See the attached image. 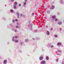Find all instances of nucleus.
Instances as JSON below:
<instances>
[{
    "instance_id": "obj_1",
    "label": "nucleus",
    "mask_w": 64,
    "mask_h": 64,
    "mask_svg": "<svg viewBox=\"0 0 64 64\" xmlns=\"http://www.w3.org/2000/svg\"><path fill=\"white\" fill-rule=\"evenodd\" d=\"M16 15H17L18 18H20L22 16V14H20V15L19 12H16Z\"/></svg>"
},
{
    "instance_id": "obj_2",
    "label": "nucleus",
    "mask_w": 64,
    "mask_h": 64,
    "mask_svg": "<svg viewBox=\"0 0 64 64\" xmlns=\"http://www.w3.org/2000/svg\"><path fill=\"white\" fill-rule=\"evenodd\" d=\"M18 4V2H15L14 3V7L13 8L15 9H16L17 7H16V6H17V4Z\"/></svg>"
},
{
    "instance_id": "obj_3",
    "label": "nucleus",
    "mask_w": 64,
    "mask_h": 64,
    "mask_svg": "<svg viewBox=\"0 0 64 64\" xmlns=\"http://www.w3.org/2000/svg\"><path fill=\"white\" fill-rule=\"evenodd\" d=\"M32 24H30V25H28V28H30L31 30H32Z\"/></svg>"
},
{
    "instance_id": "obj_4",
    "label": "nucleus",
    "mask_w": 64,
    "mask_h": 64,
    "mask_svg": "<svg viewBox=\"0 0 64 64\" xmlns=\"http://www.w3.org/2000/svg\"><path fill=\"white\" fill-rule=\"evenodd\" d=\"M55 8V6H54L53 5H52L50 7V9H54Z\"/></svg>"
},
{
    "instance_id": "obj_5",
    "label": "nucleus",
    "mask_w": 64,
    "mask_h": 64,
    "mask_svg": "<svg viewBox=\"0 0 64 64\" xmlns=\"http://www.w3.org/2000/svg\"><path fill=\"white\" fill-rule=\"evenodd\" d=\"M46 63V62L45 61V60H42L41 62V64H45Z\"/></svg>"
},
{
    "instance_id": "obj_6",
    "label": "nucleus",
    "mask_w": 64,
    "mask_h": 64,
    "mask_svg": "<svg viewBox=\"0 0 64 64\" xmlns=\"http://www.w3.org/2000/svg\"><path fill=\"white\" fill-rule=\"evenodd\" d=\"M62 45V43L61 42H58L57 44V46H61Z\"/></svg>"
},
{
    "instance_id": "obj_7",
    "label": "nucleus",
    "mask_w": 64,
    "mask_h": 64,
    "mask_svg": "<svg viewBox=\"0 0 64 64\" xmlns=\"http://www.w3.org/2000/svg\"><path fill=\"white\" fill-rule=\"evenodd\" d=\"M43 59V56H41L40 57L39 60L40 61L42 60Z\"/></svg>"
},
{
    "instance_id": "obj_8",
    "label": "nucleus",
    "mask_w": 64,
    "mask_h": 64,
    "mask_svg": "<svg viewBox=\"0 0 64 64\" xmlns=\"http://www.w3.org/2000/svg\"><path fill=\"white\" fill-rule=\"evenodd\" d=\"M52 18L53 19H55L56 18V16H52Z\"/></svg>"
},
{
    "instance_id": "obj_9",
    "label": "nucleus",
    "mask_w": 64,
    "mask_h": 64,
    "mask_svg": "<svg viewBox=\"0 0 64 64\" xmlns=\"http://www.w3.org/2000/svg\"><path fill=\"white\" fill-rule=\"evenodd\" d=\"M16 40V39L13 36L12 38V41L13 42H14Z\"/></svg>"
},
{
    "instance_id": "obj_10",
    "label": "nucleus",
    "mask_w": 64,
    "mask_h": 64,
    "mask_svg": "<svg viewBox=\"0 0 64 64\" xmlns=\"http://www.w3.org/2000/svg\"><path fill=\"white\" fill-rule=\"evenodd\" d=\"M46 34L47 35H50V32L49 31H47L46 32Z\"/></svg>"
},
{
    "instance_id": "obj_11",
    "label": "nucleus",
    "mask_w": 64,
    "mask_h": 64,
    "mask_svg": "<svg viewBox=\"0 0 64 64\" xmlns=\"http://www.w3.org/2000/svg\"><path fill=\"white\" fill-rule=\"evenodd\" d=\"M7 63V60H4V64H6V63Z\"/></svg>"
},
{
    "instance_id": "obj_12",
    "label": "nucleus",
    "mask_w": 64,
    "mask_h": 64,
    "mask_svg": "<svg viewBox=\"0 0 64 64\" xmlns=\"http://www.w3.org/2000/svg\"><path fill=\"white\" fill-rule=\"evenodd\" d=\"M2 19L4 20V21H6V20H7V18L6 17H4L2 18Z\"/></svg>"
},
{
    "instance_id": "obj_13",
    "label": "nucleus",
    "mask_w": 64,
    "mask_h": 64,
    "mask_svg": "<svg viewBox=\"0 0 64 64\" xmlns=\"http://www.w3.org/2000/svg\"><path fill=\"white\" fill-rule=\"evenodd\" d=\"M26 4V2H24V4L23 5V7H25Z\"/></svg>"
},
{
    "instance_id": "obj_14",
    "label": "nucleus",
    "mask_w": 64,
    "mask_h": 64,
    "mask_svg": "<svg viewBox=\"0 0 64 64\" xmlns=\"http://www.w3.org/2000/svg\"><path fill=\"white\" fill-rule=\"evenodd\" d=\"M25 41L26 42H28L29 41V40L28 39H26L25 40Z\"/></svg>"
},
{
    "instance_id": "obj_15",
    "label": "nucleus",
    "mask_w": 64,
    "mask_h": 64,
    "mask_svg": "<svg viewBox=\"0 0 64 64\" xmlns=\"http://www.w3.org/2000/svg\"><path fill=\"white\" fill-rule=\"evenodd\" d=\"M46 59L47 60H49V57L48 56H46Z\"/></svg>"
},
{
    "instance_id": "obj_16",
    "label": "nucleus",
    "mask_w": 64,
    "mask_h": 64,
    "mask_svg": "<svg viewBox=\"0 0 64 64\" xmlns=\"http://www.w3.org/2000/svg\"><path fill=\"white\" fill-rule=\"evenodd\" d=\"M58 52H59L60 53H61V52H62V51L61 50H58Z\"/></svg>"
},
{
    "instance_id": "obj_17",
    "label": "nucleus",
    "mask_w": 64,
    "mask_h": 64,
    "mask_svg": "<svg viewBox=\"0 0 64 64\" xmlns=\"http://www.w3.org/2000/svg\"><path fill=\"white\" fill-rule=\"evenodd\" d=\"M58 25H61L62 24V22H58Z\"/></svg>"
},
{
    "instance_id": "obj_18",
    "label": "nucleus",
    "mask_w": 64,
    "mask_h": 64,
    "mask_svg": "<svg viewBox=\"0 0 64 64\" xmlns=\"http://www.w3.org/2000/svg\"><path fill=\"white\" fill-rule=\"evenodd\" d=\"M9 26L10 27H12V26H13V24L11 23L10 24H9Z\"/></svg>"
},
{
    "instance_id": "obj_19",
    "label": "nucleus",
    "mask_w": 64,
    "mask_h": 64,
    "mask_svg": "<svg viewBox=\"0 0 64 64\" xmlns=\"http://www.w3.org/2000/svg\"><path fill=\"white\" fill-rule=\"evenodd\" d=\"M10 12L11 13H12L13 12V10L11 9L10 10Z\"/></svg>"
},
{
    "instance_id": "obj_20",
    "label": "nucleus",
    "mask_w": 64,
    "mask_h": 64,
    "mask_svg": "<svg viewBox=\"0 0 64 64\" xmlns=\"http://www.w3.org/2000/svg\"><path fill=\"white\" fill-rule=\"evenodd\" d=\"M11 29L12 30V31H14V27H12L11 28Z\"/></svg>"
},
{
    "instance_id": "obj_21",
    "label": "nucleus",
    "mask_w": 64,
    "mask_h": 64,
    "mask_svg": "<svg viewBox=\"0 0 64 64\" xmlns=\"http://www.w3.org/2000/svg\"><path fill=\"white\" fill-rule=\"evenodd\" d=\"M14 42H16V43H18V40H15L14 41Z\"/></svg>"
},
{
    "instance_id": "obj_22",
    "label": "nucleus",
    "mask_w": 64,
    "mask_h": 64,
    "mask_svg": "<svg viewBox=\"0 0 64 64\" xmlns=\"http://www.w3.org/2000/svg\"><path fill=\"white\" fill-rule=\"evenodd\" d=\"M47 12L48 14H49L50 13V10H48L47 11Z\"/></svg>"
},
{
    "instance_id": "obj_23",
    "label": "nucleus",
    "mask_w": 64,
    "mask_h": 64,
    "mask_svg": "<svg viewBox=\"0 0 64 64\" xmlns=\"http://www.w3.org/2000/svg\"><path fill=\"white\" fill-rule=\"evenodd\" d=\"M14 38L15 39H17V38H18V36H14Z\"/></svg>"
},
{
    "instance_id": "obj_24",
    "label": "nucleus",
    "mask_w": 64,
    "mask_h": 64,
    "mask_svg": "<svg viewBox=\"0 0 64 64\" xmlns=\"http://www.w3.org/2000/svg\"><path fill=\"white\" fill-rule=\"evenodd\" d=\"M54 36L55 38H57L58 37V36L57 35H54Z\"/></svg>"
},
{
    "instance_id": "obj_25",
    "label": "nucleus",
    "mask_w": 64,
    "mask_h": 64,
    "mask_svg": "<svg viewBox=\"0 0 64 64\" xmlns=\"http://www.w3.org/2000/svg\"><path fill=\"white\" fill-rule=\"evenodd\" d=\"M60 3L61 4H63V2L62 0H61L60 1Z\"/></svg>"
},
{
    "instance_id": "obj_26",
    "label": "nucleus",
    "mask_w": 64,
    "mask_h": 64,
    "mask_svg": "<svg viewBox=\"0 0 64 64\" xmlns=\"http://www.w3.org/2000/svg\"><path fill=\"white\" fill-rule=\"evenodd\" d=\"M14 31L15 32H17V30L16 29L14 30Z\"/></svg>"
},
{
    "instance_id": "obj_27",
    "label": "nucleus",
    "mask_w": 64,
    "mask_h": 64,
    "mask_svg": "<svg viewBox=\"0 0 64 64\" xmlns=\"http://www.w3.org/2000/svg\"><path fill=\"white\" fill-rule=\"evenodd\" d=\"M18 6L19 7H21V4H20L18 5Z\"/></svg>"
},
{
    "instance_id": "obj_28",
    "label": "nucleus",
    "mask_w": 64,
    "mask_h": 64,
    "mask_svg": "<svg viewBox=\"0 0 64 64\" xmlns=\"http://www.w3.org/2000/svg\"><path fill=\"white\" fill-rule=\"evenodd\" d=\"M48 47H50V46H51V44H48Z\"/></svg>"
},
{
    "instance_id": "obj_29",
    "label": "nucleus",
    "mask_w": 64,
    "mask_h": 64,
    "mask_svg": "<svg viewBox=\"0 0 64 64\" xmlns=\"http://www.w3.org/2000/svg\"><path fill=\"white\" fill-rule=\"evenodd\" d=\"M23 44V42H21L20 43V44L21 45H22V44Z\"/></svg>"
},
{
    "instance_id": "obj_30",
    "label": "nucleus",
    "mask_w": 64,
    "mask_h": 64,
    "mask_svg": "<svg viewBox=\"0 0 64 64\" xmlns=\"http://www.w3.org/2000/svg\"><path fill=\"white\" fill-rule=\"evenodd\" d=\"M57 20H58V19L57 18H56L55 20V21L56 22V21H57Z\"/></svg>"
},
{
    "instance_id": "obj_31",
    "label": "nucleus",
    "mask_w": 64,
    "mask_h": 64,
    "mask_svg": "<svg viewBox=\"0 0 64 64\" xmlns=\"http://www.w3.org/2000/svg\"><path fill=\"white\" fill-rule=\"evenodd\" d=\"M15 20H12V22L13 23H14V22H15Z\"/></svg>"
},
{
    "instance_id": "obj_32",
    "label": "nucleus",
    "mask_w": 64,
    "mask_h": 64,
    "mask_svg": "<svg viewBox=\"0 0 64 64\" xmlns=\"http://www.w3.org/2000/svg\"><path fill=\"white\" fill-rule=\"evenodd\" d=\"M34 32H35V33H36V32H37V30H34Z\"/></svg>"
},
{
    "instance_id": "obj_33",
    "label": "nucleus",
    "mask_w": 64,
    "mask_h": 64,
    "mask_svg": "<svg viewBox=\"0 0 64 64\" xmlns=\"http://www.w3.org/2000/svg\"><path fill=\"white\" fill-rule=\"evenodd\" d=\"M62 64H64V60H62Z\"/></svg>"
},
{
    "instance_id": "obj_34",
    "label": "nucleus",
    "mask_w": 64,
    "mask_h": 64,
    "mask_svg": "<svg viewBox=\"0 0 64 64\" xmlns=\"http://www.w3.org/2000/svg\"><path fill=\"white\" fill-rule=\"evenodd\" d=\"M50 47L51 48H53L54 47V46H53V45H52V46H51Z\"/></svg>"
},
{
    "instance_id": "obj_35",
    "label": "nucleus",
    "mask_w": 64,
    "mask_h": 64,
    "mask_svg": "<svg viewBox=\"0 0 64 64\" xmlns=\"http://www.w3.org/2000/svg\"><path fill=\"white\" fill-rule=\"evenodd\" d=\"M14 1V0H11V1L12 2H13Z\"/></svg>"
},
{
    "instance_id": "obj_36",
    "label": "nucleus",
    "mask_w": 64,
    "mask_h": 64,
    "mask_svg": "<svg viewBox=\"0 0 64 64\" xmlns=\"http://www.w3.org/2000/svg\"><path fill=\"white\" fill-rule=\"evenodd\" d=\"M17 29L18 28V26H16L15 27Z\"/></svg>"
},
{
    "instance_id": "obj_37",
    "label": "nucleus",
    "mask_w": 64,
    "mask_h": 64,
    "mask_svg": "<svg viewBox=\"0 0 64 64\" xmlns=\"http://www.w3.org/2000/svg\"><path fill=\"white\" fill-rule=\"evenodd\" d=\"M57 55H60V54H59V53H58L57 54Z\"/></svg>"
},
{
    "instance_id": "obj_38",
    "label": "nucleus",
    "mask_w": 64,
    "mask_h": 64,
    "mask_svg": "<svg viewBox=\"0 0 64 64\" xmlns=\"http://www.w3.org/2000/svg\"><path fill=\"white\" fill-rule=\"evenodd\" d=\"M58 59H56V62H58Z\"/></svg>"
},
{
    "instance_id": "obj_39",
    "label": "nucleus",
    "mask_w": 64,
    "mask_h": 64,
    "mask_svg": "<svg viewBox=\"0 0 64 64\" xmlns=\"http://www.w3.org/2000/svg\"><path fill=\"white\" fill-rule=\"evenodd\" d=\"M15 21H18V20H17V19H16L15 20Z\"/></svg>"
},
{
    "instance_id": "obj_40",
    "label": "nucleus",
    "mask_w": 64,
    "mask_h": 64,
    "mask_svg": "<svg viewBox=\"0 0 64 64\" xmlns=\"http://www.w3.org/2000/svg\"><path fill=\"white\" fill-rule=\"evenodd\" d=\"M25 2H27V0H25Z\"/></svg>"
},
{
    "instance_id": "obj_41",
    "label": "nucleus",
    "mask_w": 64,
    "mask_h": 64,
    "mask_svg": "<svg viewBox=\"0 0 64 64\" xmlns=\"http://www.w3.org/2000/svg\"><path fill=\"white\" fill-rule=\"evenodd\" d=\"M60 31H61V30H62V28H60Z\"/></svg>"
},
{
    "instance_id": "obj_42",
    "label": "nucleus",
    "mask_w": 64,
    "mask_h": 64,
    "mask_svg": "<svg viewBox=\"0 0 64 64\" xmlns=\"http://www.w3.org/2000/svg\"><path fill=\"white\" fill-rule=\"evenodd\" d=\"M19 52H22V51H21V50H19Z\"/></svg>"
},
{
    "instance_id": "obj_43",
    "label": "nucleus",
    "mask_w": 64,
    "mask_h": 64,
    "mask_svg": "<svg viewBox=\"0 0 64 64\" xmlns=\"http://www.w3.org/2000/svg\"><path fill=\"white\" fill-rule=\"evenodd\" d=\"M61 47H64V46L63 45H62Z\"/></svg>"
},
{
    "instance_id": "obj_44",
    "label": "nucleus",
    "mask_w": 64,
    "mask_h": 64,
    "mask_svg": "<svg viewBox=\"0 0 64 64\" xmlns=\"http://www.w3.org/2000/svg\"><path fill=\"white\" fill-rule=\"evenodd\" d=\"M34 13H32V15H34Z\"/></svg>"
},
{
    "instance_id": "obj_45",
    "label": "nucleus",
    "mask_w": 64,
    "mask_h": 64,
    "mask_svg": "<svg viewBox=\"0 0 64 64\" xmlns=\"http://www.w3.org/2000/svg\"><path fill=\"white\" fill-rule=\"evenodd\" d=\"M32 40H35V38H32Z\"/></svg>"
},
{
    "instance_id": "obj_46",
    "label": "nucleus",
    "mask_w": 64,
    "mask_h": 64,
    "mask_svg": "<svg viewBox=\"0 0 64 64\" xmlns=\"http://www.w3.org/2000/svg\"><path fill=\"white\" fill-rule=\"evenodd\" d=\"M46 27H48V26H46Z\"/></svg>"
},
{
    "instance_id": "obj_47",
    "label": "nucleus",
    "mask_w": 64,
    "mask_h": 64,
    "mask_svg": "<svg viewBox=\"0 0 64 64\" xmlns=\"http://www.w3.org/2000/svg\"><path fill=\"white\" fill-rule=\"evenodd\" d=\"M17 24L18 25H19V23H17Z\"/></svg>"
},
{
    "instance_id": "obj_48",
    "label": "nucleus",
    "mask_w": 64,
    "mask_h": 64,
    "mask_svg": "<svg viewBox=\"0 0 64 64\" xmlns=\"http://www.w3.org/2000/svg\"><path fill=\"white\" fill-rule=\"evenodd\" d=\"M53 30V28H51V30Z\"/></svg>"
},
{
    "instance_id": "obj_49",
    "label": "nucleus",
    "mask_w": 64,
    "mask_h": 64,
    "mask_svg": "<svg viewBox=\"0 0 64 64\" xmlns=\"http://www.w3.org/2000/svg\"><path fill=\"white\" fill-rule=\"evenodd\" d=\"M34 51H35V50H33V52H34Z\"/></svg>"
},
{
    "instance_id": "obj_50",
    "label": "nucleus",
    "mask_w": 64,
    "mask_h": 64,
    "mask_svg": "<svg viewBox=\"0 0 64 64\" xmlns=\"http://www.w3.org/2000/svg\"><path fill=\"white\" fill-rule=\"evenodd\" d=\"M39 38H38V40H39Z\"/></svg>"
},
{
    "instance_id": "obj_51",
    "label": "nucleus",
    "mask_w": 64,
    "mask_h": 64,
    "mask_svg": "<svg viewBox=\"0 0 64 64\" xmlns=\"http://www.w3.org/2000/svg\"><path fill=\"white\" fill-rule=\"evenodd\" d=\"M63 22H64V20L63 21Z\"/></svg>"
},
{
    "instance_id": "obj_52",
    "label": "nucleus",
    "mask_w": 64,
    "mask_h": 64,
    "mask_svg": "<svg viewBox=\"0 0 64 64\" xmlns=\"http://www.w3.org/2000/svg\"><path fill=\"white\" fill-rule=\"evenodd\" d=\"M36 0V1H38V0Z\"/></svg>"
},
{
    "instance_id": "obj_53",
    "label": "nucleus",
    "mask_w": 64,
    "mask_h": 64,
    "mask_svg": "<svg viewBox=\"0 0 64 64\" xmlns=\"http://www.w3.org/2000/svg\"><path fill=\"white\" fill-rule=\"evenodd\" d=\"M63 60H64V58L63 59Z\"/></svg>"
}]
</instances>
